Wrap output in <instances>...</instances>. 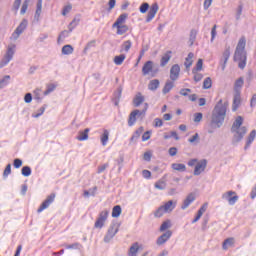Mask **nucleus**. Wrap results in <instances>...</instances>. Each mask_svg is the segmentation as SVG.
Instances as JSON below:
<instances>
[{"instance_id": "ddd939ff", "label": "nucleus", "mask_w": 256, "mask_h": 256, "mask_svg": "<svg viewBox=\"0 0 256 256\" xmlns=\"http://www.w3.org/2000/svg\"><path fill=\"white\" fill-rule=\"evenodd\" d=\"M55 201V193L50 194L47 196L46 201L43 202L37 210V213H42L45 209L49 208V205Z\"/></svg>"}, {"instance_id": "6ab92c4d", "label": "nucleus", "mask_w": 256, "mask_h": 256, "mask_svg": "<svg viewBox=\"0 0 256 256\" xmlns=\"http://www.w3.org/2000/svg\"><path fill=\"white\" fill-rule=\"evenodd\" d=\"M143 131H145V128H143V126H140L132 135V137L130 138V145L131 143H137V141L139 140V137H141V135L143 134Z\"/></svg>"}, {"instance_id": "5701e85b", "label": "nucleus", "mask_w": 256, "mask_h": 256, "mask_svg": "<svg viewBox=\"0 0 256 256\" xmlns=\"http://www.w3.org/2000/svg\"><path fill=\"white\" fill-rule=\"evenodd\" d=\"M127 17H129V14L127 13H123L121 14L117 20L115 21V23L112 25L113 29H115V27H119L120 25H123V23H125V21H127Z\"/></svg>"}, {"instance_id": "bb28decb", "label": "nucleus", "mask_w": 256, "mask_h": 256, "mask_svg": "<svg viewBox=\"0 0 256 256\" xmlns=\"http://www.w3.org/2000/svg\"><path fill=\"white\" fill-rule=\"evenodd\" d=\"M89 131V128H86L84 131H79L76 139L78 141H87V139H89Z\"/></svg>"}, {"instance_id": "dca6fc26", "label": "nucleus", "mask_w": 256, "mask_h": 256, "mask_svg": "<svg viewBox=\"0 0 256 256\" xmlns=\"http://www.w3.org/2000/svg\"><path fill=\"white\" fill-rule=\"evenodd\" d=\"M180 73H181V67L179 66V64H174L170 69L171 81H177V79H179Z\"/></svg>"}, {"instance_id": "f8f14e48", "label": "nucleus", "mask_w": 256, "mask_h": 256, "mask_svg": "<svg viewBox=\"0 0 256 256\" xmlns=\"http://www.w3.org/2000/svg\"><path fill=\"white\" fill-rule=\"evenodd\" d=\"M157 11H159V4H152L146 17V23H151V21H153L155 15H157Z\"/></svg>"}, {"instance_id": "5fc2aeb1", "label": "nucleus", "mask_w": 256, "mask_h": 256, "mask_svg": "<svg viewBox=\"0 0 256 256\" xmlns=\"http://www.w3.org/2000/svg\"><path fill=\"white\" fill-rule=\"evenodd\" d=\"M133 45V43L131 42V40H127L122 44V49L126 52L129 53V49H131V46Z\"/></svg>"}, {"instance_id": "9b49d317", "label": "nucleus", "mask_w": 256, "mask_h": 256, "mask_svg": "<svg viewBox=\"0 0 256 256\" xmlns=\"http://www.w3.org/2000/svg\"><path fill=\"white\" fill-rule=\"evenodd\" d=\"M229 57H231V47H226L222 57L220 59V66L222 71H225V68L227 67V61H229Z\"/></svg>"}, {"instance_id": "2f4dec72", "label": "nucleus", "mask_w": 256, "mask_h": 256, "mask_svg": "<svg viewBox=\"0 0 256 256\" xmlns=\"http://www.w3.org/2000/svg\"><path fill=\"white\" fill-rule=\"evenodd\" d=\"M145 101V96H142L139 92L133 99L134 107H139Z\"/></svg>"}, {"instance_id": "7c9ffc66", "label": "nucleus", "mask_w": 256, "mask_h": 256, "mask_svg": "<svg viewBox=\"0 0 256 256\" xmlns=\"http://www.w3.org/2000/svg\"><path fill=\"white\" fill-rule=\"evenodd\" d=\"M171 51H167L160 60V66L165 67L169 61H171Z\"/></svg>"}, {"instance_id": "774afa93", "label": "nucleus", "mask_w": 256, "mask_h": 256, "mask_svg": "<svg viewBox=\"0 0 256 256\" xmlns=\"http://www.w3.org/2000/svg\"><path fill=\"white\" fill-rule=\"evenodd\" d=\"M154 127H163V120L160 118H156L154 120Z\"/></svg>"}, {"instance_id": "864d4df0", "label": "nucleus", "mask_w": 256, "mask_h": 256, "mask_svg": "<svg viewBox=\"0 0 256 256\" xmlns=\"http://www.w3.org/2000/svg\"><path fill=\"white\" fill-rule=\"evenodd\" d=\"M47 108V105H44L42 106L39 110H38V113H33L32 114V117L34 119H37L39 117H41V115H43L45 113V109Z\"/></svg>"}, {"instance_id": "680f3d73", "label": "nucleus", "mask_w": 256, "mask_h": 256, "mask_svg": "<svg viewBox=\"0 0 256 256\" xmlns=\"http://www.w3.org/2000/svg\"><path fill=\"white\" fill-rule=\"evenodd\" d=\"M11 175V164H8L3 172V177L6 179V177H9Z\"/></svg>"}, {"instance_id": "393cba45", "label": "nucleus", "mask_w": 256, "mask_h": 256, "mask_svg": "<svg viewBox=\"0 0 256 256\" xmlns=\"http://www.w3.org/2000/svg\"><path fill=\"white\" fill-rule=\"evenodd\" d=\"M123 93V87L119 86L117 91L114 93L113 103L117 107L119 105V101H121V95Z\"/></svg>"}, {"instance_id": "473e14b6", "label": "nucleus", "mask_w": 256, "mask_h": 256, "mask_svg": "<svg viewBox=\"0 0 256 256\" xmlns=\"http://www.w3.org/2000/svg\"><path fill=\"white\" fill-rule=\"evenodd\" d=\"M155 189H158L159 191H165L167 188V182H165L164 179H160L154 184Z\"/></svg>"}, {"instance_id": "49530a36", "label": "nucleus", "mask_w": 256, "mask_h": 256, "mask_svg": "<svg viewBox=\"0 0 256 256\" xmlns=\"http://www.w3.org/2000/svg\"><path fill=\"white\" fill-rule=\"evenodd\" d=\"M124 61H125V54L115 56L114 58L115 65H123Z\"/></svg>"}, {"instance_id": "2eb2a0df", "label": "nucleus", "mask_w": 256, "mask_h": 256, "mask_svg": "<svg viewBox=\"0 0 256 256\" xmlns=\"http://www.w3.org/2000/svg\"><path fill=\"white\" fill-rule=\"evenodd\" d=\"M205 169H207V160L202 159L196 164L194 169V175H200L201 173H203V171H205Z\"/></svg>"}, {"instance_id": "603ef678", "label": "nucleus", "mask_w": 256, "mask_h": 256, "mask_svg": "<svg viewBox=\"0 0 256 256\" xmlns=\"http://www.w3.org/2000/svg\"><path fill=\"white\" fill-rule=\"evenodd\" d=\"M21 174L23 175V177H29L31 175V167L23 166L21 169Z\"/></svg>"}, {"instance_id": "4be33fe9", "label": "nucleus", "mask_w": 256, "mask_h": 256, "mask_svg": "<svg viewBox=\"0 0 256 256\" xmlns=\"http://www.w3.org/2000/svg\"><path fill=\"white\" fill-rule=\"evenodd\" d=\"M153 71V61H147L142 67V75H149Z\"/></svg>"}, {"instance_id": "aec40b11", "label": "nucleus", "mask_w": 256, "mask_h": 256, "mask_svg": "<svg viewBox=\"0 0 256 256\" xmlns=\"http://www.w3.org/2000/svg\"><path fill=\"white\" fill-rule=\"evenodd\" d=\"M255 137H256V130H252L246 139V145L244 146L245 151H247V149L251 147V144L253 143V141H255Z\"/></svg>"}, {"instance_id": "4d7b16f0", "label": "nucleus", "mask_w": 256, "mask_h": 256, "mask_svg": "<svg viewBox=\"0 0 256 256\" xmlns=\"http://www.w3.org/2000/svg\"><path fill=\"white\" fill-rule=\"evenodd\" d=\"M241 15H243V4L238 5L236 9V21H239V19H241Z\"/></svg>"}, {"instance_id": "69168bd1", "label": "nucleus", "mask_w": 256, "mask_h": 256, "mask_svg": "<svg viewBox=\"0 0 256 256\" xmlns=\"http://www.w3.org/2000/svg\"><path fill=\"white\" fill-rule=\"evenodd\" d=\"M149 139H151V130L146 131L142 135V141H149Z\"/></svg>"}, {"instance_id": "3c124183", "label": "nucleus", "mask_w": 256, "mask_h": 256, "mask_svg": "<svg viewBox=\"0 0 256 256\" xmlns=\"http://www.w3.org/2000/svg\"><path fill=\"white\" fill-rule=\"evenodd\" d=\"M213 85V81L211 80V77L205 78L203 82V89H211Z\"/></svg>"}, {"instance_id": "13d9d810", "label": "nucleus", "mask_w": 256, "mask_h": 256, "mask_svg": "<svg viewBox=\"0 0 256 256\" xmlns=\"http://www.w3.org/2000/svg\"><path fill=\"white\" fill-rule=\"evenodd\" d=\"M28 7H29V0H25L22 4L20 15H25V13H27Z\"/></svg>"}, {"instance_id": "de8ad7c7", "label": "nucleus", "mask_w": 256, "mask_h": 256, "mask_svg": "<svg viewBox=\"0 0 256 256\" xmlns=\"http://www.w3.org/2000/svg\"><path fill=\"white\" fill-rule=\"evenodd\" d=\"M203 69V59H198L196 66L192 69V73H197Z\"/></svg>"}, {"instance_id": "c9c22d12", "label": "nucleus", "mask_w": 256, "mask_h": 256, "mask_svg": "<svg viewBox=\"0 0 256 256\" xmlns=\"http://www.w3.org/2000/svg\"><path fill=\"white\" fill-rule=\"evenodd\" d=\"M160 82L158 79L151 80L148 84V89L150 91H157L159 89Z\"/></svg>"}, {"instance_id": "6e6552de", "label": "nucleus", "mask_w": 256, "mask_h": 256, "mask_svg": "<svg viewBox=\"0 0 256 256\" xmlns=\"http://www.w3.org/2000/svg\"><path fill=\"white\" fill-rule=\"evenodd\" d=\"M79 25V19L74 18L70 24L68 25V29L69 30H64L60 33L59 37H58V41H61V39H65L69 33L73 32V29H75V27H77Z\"/></svg>"}, {"instance_id": "423d86ee", "label": "nucleus", "mask_w": 256, "mask_h": 256, "mask_svg": "<svg viewBox=\"0 0 256 256\" xmlns=\"http://www.w3.org/2000/svg\"><path fill=\"white\" fill-rule=\"evenodd\" d=\"M119 227H121V224L119 223H112L110 225L106 235L104 236V243H109L111 239H113V237L119 233Z\"/></svg>"}, {"instance_id": "b1692460", "label": "nucleus", "mask_w": 256, "mask_h": 256, "mask_svg": "<svg viewBox=\"0 0 256 256\" xmlns=\"http://www.w3.org/2000/svg\"><path fill=\"white\" fill-rule=\"evenodd\" d=\"M244 83L245 80H243V77L238 78L234 83V93H241Z\"/></svg>"}, {"instance_id": "9d476101", "label": "nucleus", "mask_w": 256, "mask_h": 256, "mask_svg": "<svg viewBox=\"0 0 256 256\" xmlns=\"http://www.w3.org/2000/svg\"><path fill=\"white\" fill-rule=\"evenodd\" d=\"M222 199L228 201L229 205H235L239 201V196H237V192L230 190L222 194Z\"/></svg>"}, {"instance_id": "f257e3e1", "label": "nucleus", "mask_w": 256, "mask_h": 256, "mask_svg": "<svg viewBox=\"0 0 256 256\" xmlns=\"http://www.w3.org/2000/svg\"><path fill=\"white\" fill-rule=\"evenodd\" d=\"M227 107H229V103L225 102L223 104V100H219L216 106L212 111V116L209 124L208 133H214L215 129H221L223 123H225V117L227 115Z\"/></svg>"}, {"instance_id": "bf43d9fd", "label": "nucleus", "mask_w": 256, "mask_h": 256, "mask_svg": "<svg viewBox=\"0 0 256 256\" xmlns=\"http://www.w3.org/2000/svg\"><path fill=\"white\" fill-rule=\"evenodd\" d=\"M203 120V113L198 112L194 114V123H201Z\"/></svg>"}, {"instance_id": "79ce46f5", "label": "nucleus", "mask_w": 256, "mask_h": 256, "mask_svg": "<svg viewBox=\"0 0 256 256\" xmlns=\"http://www.w3.org/2000/svg\"><path fill=\"white\" fill-rule=\"evenodd\" d=\"M109 141V130H104L103 134L101 136V143L103 145V147H105V145H107Z\"/></svg>"}, {"instance_id": "09e8293b", "label": "nucleus", "mask_w": 256, "mask_h": 256, "mask_svg": "<svg viewBox=\"0 0 256 256\" xmlns=\"http://www.w3.org/2000/svg\"><path fill=\"white\" fill-rule=\"evenodd\" d=\"M167 229H171V220L164 221L160 226V231H167Z\"/></svg>"}, {"instance_id": "f704fd0d", "label": "nucleus", "mask_w": 256, "mask_h": 256, "mask_svg": "<svg viewBox=\"0 0 256 256\" xmlns=\"http://www.w3.org/2000/svg\"><path fill=\"white\" fill-rule=\"evenodd\" d=\"M173 87H175V84L171 80H167L164 88L162 89V93L167 95V93H169Z\"/></svg>"}, {"instance_id": "412c9836", "label": "nucleus", "mask_w": 256, "mask_h": 256, "mask_svg": "<svg viewBox=\"0 0 256 256\" xmlns=\"http://www.w3.org/2000/svg\"><path fill=\"white\" fill-rule=\"evenodd\" d=\"M162 207L166 213H171L177 207V201L170 200L162 205Z\"/></svg>"}, {"instance_id": "7ed1b4c3", "label": "nucleus", "mask_w": 256, "mask_h": 256, "mask_svg": "<svg viewBox=\"0 0 256 256\" xmlns=\"http://www.w3.org/2000/svg\"><path fill=\"white\" fill-rule=\"evenodd\" d=\"M147 109H149V104L145 103V107L143 110L136 109L132 111L129 115L128 126L133 127L137 122V117H145V113H147Z\"/></svg>"}, {"instance_id": "20e7f679", "label": "nucleus", "mask_w": 256, "mask_h": 256, "mask_svg": "<svg viewBox=\"0 0 256 256\" xmlns=\"http://www.w3.org/2000/svg\"><path fill=\"white\" fill-rule=\"evenodd\" d=\"M15 44H10L7 48L6 54L3 59L0 60V69H3L6 65H9V62L13 60V55H15Z\"/></svg>"}, {"instance_id": "cd10ccee", "label": "nucleus", "mask_w": 256, "mask_h": 256, "mask_svg": "<svg viewBox=\"0 0 256 256\" xmlns=\"http://www.w3.org/2000/svg\"><path fill=\"white\" fill-rule=\"evenodd\" d=\"M42 9H43V0H38L36 4V12L34 15V19H36V21H39V18L41 17Z\"/></svg>"}, {"instance_id": "e433bc0d", "label": "nucleus", "mask_w": 256, "mask_h": 256, "mask_svg": "<svg viewBox=\"0 0 256 256\" xmlns=\"http://www.w3.org/2000/svg\"><path fill=\"white\" fill-rule=\"evenodd\" d=\"M193 57H195V54H193V52H190L186 57V60L184 62L186 69H189L191 65H193Z\"/></svg>"}, {"instance_id": "c85d7f7f", "label": "nucleus", "mask_w": 256, "mask_h": 256, "mask_svg": "<svg viewBox=\"0 0 256 256\" xmlns=\"http://www.w3.org/2000/svg\"><path fill=\"white\" fill-rule=\"evenodd\" d=\"M139 253V242L133 243L129 250H128V256H137Z\"/></svg>"}, {"instance_id": "c756f323", "label": "nucleus", "mask_w": 256, "mask_h": 256, "mask_svg": "<svg viewBox=\"0 0 256 256\" xmlns=\"http://www.w3.org/2000/svg\"><path fill=\"white\" fill-rule=\"evenodd\" d=\"M234 245H235V238L230 237L224 240L222 244V248L224 249V251H227L229 247H233Z\"/></svg>"}, {"instance_id": "a18cd8bd", "label": "nucleus", "mask_w": 256, "mask_h": 256, "mask_svg": "<svg viewBox=\"0 0 256 256\" xmlns=\"http://www.w3.org/2000/svg\"><path fill=\"white\" fill-rule=\"evenodd\" d=\"M165 213H167L165 211V208H163V206H160L155 212H154V217H156L157 219L161 218L162 215H165Z\"/></svg>"}, {"instance_id": "e2e57ef3", "label": "nucleus", "mask_w": 256, "mask_h": 256, "mask_svg": "<svg viewBox=\"0 0 256 256\" xmlns=\"http://www.w3.org/2000/svg\"><path fill=\"white\" fill-rule=\"evenodd\" d=\"M13 165H14L15 169H19L23 165V160L16 158V159H14Z\"/></svg>"}, {"instance_id": "4c0bfd02", "label": "nucleus", "mask_w": 256, "mask_h": 256, "mask_svg": "<svg viewBox=\"0 0 256 256\" xmlns=\"http://www.w3.org/2000/svg\"><path fill=\"white\" fill-rule=\"evenodd\" d=\"M196 39H197V30L192 29V30L190 31V36H189V46H190V47H193V45H194Z\"/></svg>"}, {"instance_id": "052dcab7", "label": "nucleus", "mask_w": 256, "mask_h": 256, "mask_svg": "<svg viewBox=\"0 0 256 256\" xmlns=\"http://www.w3.org/2000/svg\"><path fill=\"white\" fill-rule=\"evenodd\" d=\"M140 13H145L146 11H149V3L144 2L140 6Z\"/></svg>"}, {"instance_id": "58836bf2", "label": "nucleus", "mask_w": 256, "mask_h": 256, "mask_svg": "<svg viewBox=\"0 0 256 256\" xmlns=\"http://www.w3.org/2000/svg\"><path fill=\"white\" fill-rule=\"evenodd\" d=\"M172 169H174V171H180L182 173L187 171V167L185 166V164H181V163H173Z\"/></svg>"}, {"instance_id": "37998d69", "label": "nucleus", "mask_w": 256, "mask_h": 256, "mask_svg": "<svg viewBox=\"0 0 256 256\" xmlns=\"http://www.w3.org/2000/svg\"><path fill=\"white\" fill-rule=\"evenodd\" d=\"M11 80V76L6 75L2 79H0V89L7 87L9 85V81Z\"/></svg>"}, {"instance_id": "a211bd4d", "label": "nucleus", "mask_w": 256, "mask_h": 256, "mask_svg": "<svg viewBox=\"0 0 256 256\" xmlns=\"http://www.w3.org/2000/svg\"><path fill=\"white\" fill-rule=\"evenodd\" d=\"M241 105V93L234 92L232 111H237Z\"/></svg>"}, {"instance_id": "1a4fd4ad", "label": "nucleus", "mask_w": 256, "mask_h": 256, "mask_svg": "<svg viewBox=\"0 0 256 256\" xmlns=\"http://www.w3.org/2000/svg\"><path fill=\"white\" fill-rule=\"evenodd\" d=\"M27 25H28L27 19H23L12 34V39H14V41H17V39H19L23 31L27 29Z\"/></svg>"}, {"instance_id": "c03bdc74", "label": "nucleus", "mask_w": 256, "mask_h": 256, "mask_svg": "<svg viewBox=\"0 0 256 256\" xmlns=\"http://www.w3.org/2000/svg\"><path fill=\"white\" fill-rule=\"evenodd\" d=\"M121 213H122L121 206L116 205V206L113 207V209H112V217H114V218L120 217Z\"/></svg>"}, {"instance_id": "a19ab883", "label": "nucleus", "mask_w": 256, "mask_h": 256, "mask_svg": "<svg viewBox=\"0 0 256 256\" xmlns=\"http://www.w3.org/2000/svg\"><path fill=\"white\" fill-rule=\"evenodd\" d=\"M73 54V46L67 44L62 47V55H71Z\"/></svg>"}, {"instance_id": "6e6d98bb", "label": "nucleus", "mask_w": 256, "mask_h": 256, "mask_svg": "<svg viewBox=\"0 0 256 256\" xmlns=\"http://www.w3.org/2000/svg\"><path fill=\"white\" fill-rule=\"evenodd\" d=\"M56 88L57 86L55 84H48L44 95H49L50 93H53Z\"/></svg>"}, {"instance_id": "338daca9", "label": "nucleus", "mask_w": 256, "mask_h": 256, "mask_svg": "<svg viewBox=\"0 0 256 256\" xmlns=\"http://www.w3.org/2000/svg\"><path fill=\"white\" fill-rule=\"evenodd\" d=\"M71 9H73V6L71 4L64 6L63 10H62V15H67V13H69L71 11Z\"/></svg>"}, {"instance_id": "0eeeda50", "label": "nucleus", "mask_w": 256, "mask_h": 256, "mask_svg": "<svg viewBox=\"0 0 256 256\" xmlns=\"http://www.w3.org/2000/svg\"><path fill=\"white\" fill-rule=\"evenodd\" d=\"M109 217V210H103L99 213V216L94 224L95 229H103L105 221Z\"/></svg>"}, {"instance_id": "f3484780", "label": "nucleus", "mask_w": 256, "mask_h": 256, "mask_svg": "<svg viewBox=\"0 0 256 256\" xmlns=\"http://www.w3.org/2000/svg\"><path fill=\"white\" fill-rule=\"evenodd\" d=\"M195 199H197V197L195 196V193L191 192L189 193L186 198L184 199L182 205H181V209L183 211H185V209H187L189 207V205H191V203H193V201H195Z\"/></svg>"}, {"instance_id": "0e129e2a", "label": "nucleus", "mask_w": 256, "mask_h": 256, "mask_svg": "<svg viewBox=\"0 0 256 256\" xmlns=\"http://www.w3.org/2000/svg\"><path fill=\"white\" fill-rule=\"evenodd\" d=\"M22 0H15L12 6L13 11H19V7H21Z\"/></svg>"}, {"instance_id": "72a5a7b5", "label": "nucleus", "mask_w": 256, "mask_h": 256, "mask_svg": "<svg viewBox=\"0 0 256 256\" xmlns=\"http://www.w3.org/2000/svg\"><path fill=\"white\" fill-rule=\"evenodd\" d=\"M246 45H247V40L245 39L244 36H242L238 41V44L236 46V51H245Z\"/></svg>"}, {"instance_id": "ea45409f", "label": "nucleus", "mask_w": 256, "mask_h": 256, "mask_svg": "<svg viewBox=\"0 0 256 256\" xmlns=\"http://www.w3.org/2000/svg\"><path fill=\"white\" fill-rule=\"evenodd\" d=\"M115 29H117V35H125V33L129 31V26L127 25L115 26Z\"/></svg>"}, {"instance_id": "4468645a", "label": "nucleus", "mask_w": 256, "mask_h": 256, "mask_svg": "<svg viewBox=\"0 0 256 256\" xmlns=\"http://www.w3.org/2000/svg\"><path fill=\"white\" fill-rule=\"evenodd\" d=\"M172 235H173V232L171 230H167L165 233H163L161 236L157 238L156 244L159 246L165 245V242L170 240Z\"/></svg>"}, {"instance_id": "8fccbe9b", "label": "nucleus", "mask_w": 256, "mask_h": 256, "mask_svg": "<svg viewBox=\"0 0 256 256\" xmlns=\"http://www.w3.org/2000/svg\"><path fill=\"white\" fill-rule=\"evenodd\" d=\"M65 249H81L83 245H81L79 242H75L73 244H64Z\"/></svg>"}, {"instance_id": "f03ea898", "label": "nucleus", "mask_w": 256, "mask_h": 256, "mask_svg": "<svg viewBox=\"0 0 256 256\" xmlns=\"http://www.w3.org/2000/svg\"><path fill=\"white\" fill-rule=\"evenodd\" d=\"M243 125V116H238L232 124L231 133H233L232 137V145H239L241 141H243V137L247 135V127Z\"/></svg>"}, {"instance_id": "39448f33", "label": "nucleus", "mask_w": 256, "mask_h": 256, "mask_svg": "<svg viewBox=\"0 0 256 256\" xmlns=\"http://www.w3.org/2000/svg\"><path fill=\"white\" fill-rule=\"evenodd\" d=\"M234 61L238 63L239 69H245L247 67V52L235 50Z\"/></svg>"}, {"instance_id": "a878e982", "label": "nucleus", "mask_w": 256, "mask_h": 256, "mask_svg": "<svg viewBox=\"0 0 256 256\" xmlns=\"http://www.w3.org/2000/svg\"><path fill=\"white\" fill-rule=\"evenodd\" d=\"M205 211H207V203L203 204L200 209L197 212L196 217L192 220V223H197V221H199V219H201V217H203V213H205Z\"/></svg>"}]
</instances>
